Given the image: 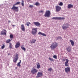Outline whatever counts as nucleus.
Segmentation results:
<instances>
[{"instance_id":"obj_8","label":"nucleus","mask_w":78,"mask_h":78,"mask_svg":"<svg viewBox=\"0 0 78 78\" xmlns=\"http://www.w3.org/2000/svg\"><path fill=\"white\" fill-rule=\"evenodd\" d=\"M15 56V58L13 59V61L14 62L16 63V62L19 58V57H18V54H16Z\"/></svg>"},{"instance_id":"obj_17","label":"nucleus","mask_w":78,"mask_h":78,"mask_svg":"<svg viewBox=\"0 0 78 78\" xmlns=\"http://www.w3.org/2000/svg\"><path fill=\"white\" fill-rule=\"evenodd\" d=\"M73 6L72 4H68L67 6L68 8H72Z\"/></svg>"},{"instance_id":"obj_18","label":"nucleus","mask_w":78,"mask_h":78,"mask_svg":"<svg viewBox=\"0 0 78 78\" xmlns=\"http://www.w3.org/2000/svg\"><path fill=\"white\" fill-rule=\"evenodd\" d=\"M37 67V69H40L41 67V65H40V64L39 62H37L36 64Z\"/></svg>"},{"instance_id":"obj_36","label":"nucleus","mask_w":78,"mask_h":78,"mask_svg":"<svg viewBox=\"0 0 78 78\" xmlns=\"http://www.w3.org/2000/svg\"><path fill=\"white\" fill-rule=\"evenodd\" d=\"M71 51V49H67V51L68 52H70Z\"/></svg>"},{"instance_id":"obj_44","label":"nucleus","mask_w":78,"mask_h":78,"mask_svg":"<svg viewBox=\"0 0 78 78\" xmlns=\"http://www.w3.org/2000/svg\"><path fill=\"white\" fill-rule=\"evenodd\" d=\"M23 50L24 51H25V50H26V49H23Z\"/></svg>"},{"instance_id":"obj_41","label":"nucleus","mask_w":78,"mask_h":78,"mask_svg":"<svg viewBox=\"0 0 78 78\" xmlns=\"http://www.w3.org/2000/svg\"><path fill=\"white\" fill-rule=\"evenodd\" d=\"M66 59L63 58L62 61L64 62V61H66Z\"/></svg>"},{"instance_id":"obj_10","label":"nucleus","mask_w":78,"mask_h":78,"mask_svg":"<svg viewBox=\"0 0 78 78\" xmlns=\"http://www.w3.org/2000/svg\"><path fill=\"white\" fill-rule=\"evenodd\" d=\"M7 32V31H6L5 30H4V32L3 31H2L1 32V35H3V34L4 35H5V36L6 35V33Z\"/></svg>"},{"instance_id":"obj_4","label":"nucleus","mask_w":78,"mask_h":78,"mask_svg":"<svg viewBox=\"0 0 78 78\" xmlns=\"http://www.w3.org/2000/svg\"><path fill=\"white\" fill-rule=\"evenodd\" d=\"M70 25L68 23H66V24H63L62 26V29L63 30H66L67 28L69 27Z\"/></svg>"},{"instance_id":"obj_32","label":"nucleus","mask_w":78,"mask_h":78,"mask_svg":"<svg viewBox=\"0 0 78 78\" xmlns=\"http://www.w3.org/2000/svg\"><path fill=\"white\" fill-rule=\"evenodd\" d=\"M54 58H55V59H57V56L56 55H53V56Z\"/></svg>"},{"instance_id":"obj_42","label":"nucleus","mask_w":78,"mask_h":78,"mask_svg":"<svg viewBox=\"0 0 78 78\" xmlns=\"http://www.w3.org/2000/svg\"><path fill=\"white\" fill-rule=\"evenodd\" d=\"M12 25V27H15V26H16V25Z\"/></svg>"},{"instance_id":"obj_40","label":"nucleus","mask_w":78,"mask_h":78,"mask_svg":"<svg viewBox=\"0 0 78 78\" xmlns=\"http://www.w3.org/2000/svg\"><path fill=\"white\" fill-rule=\"evenodd\" d=\"M4 47H5V46L3 45L2 46V48L3 49V48H4Z\"/></svg>"},{"instance_id":"obj_43","label":"nucleus","mask_w":78,"mask_h":78,"mask_svg":"<svg viewBox=\"0 0 78 78\" xmlns=\"http://www.w3.org/2000/svg\"><path fill=\"white\" fill-rule=\"evenodd\" d=\"M50 16V12L49 11V16Z\"/></svg>"},{"instance_id":"obj_22","label":"nucleus","mask_w":78,"mask_h":78,"mask_svg":"<svg viewBox=\"0 0 78 78\" xmlns=\"http://www.w3.org/2000/svg\"><path fill=\"white\" fill-rule=\"evenodd\" d=\"M65 19L64 17H58V20H64Z\"/></svg>"},{"instance_id":"obj_31","label":"nucleus","mask_w":78,"mask_h":78,"mask_svg":"<svg viewBox=\"0 0 78 78\" xmlns=\"http://www.w3.org/2000/svg\"><path fill=\"white\" fill-rule=\"evenodd\" d=\"M10 37L11 38H13V35H12V34H11L10 35Z\"/></svg>"},{"instance_id":"obj_25","label":"nucleus","mask_w":78,"mask_h":78,"mask_svg":"<svg viewBox=\"0 0 78 78\" xmlns=\"http://www.w3.org/2000/svg\"><path fill=\"white\" fill-rule=\"evenodd\" d=\"M11 42V40L10 39H8L6 40V42L7 43V44H9V43Z\"/></svg>"},{"instance_id":"obj_14","label":"nucleus","mask_w":78,"mask_h":78,"mask_svg":"<svg viewBox=\"0 0 78 78\" xmlns=\"http://www.w3.org/2000/svg\"><path fill=\"white\" fill-rule=\"evenodd\" d=\"M66 62H65V65L66 67H68V62H69V59H66Z\"/></svg>"},{"instance_id":"obj_35","label":"nucleus","mask_w":78,"mask_h":78,"mask_svg":"<svg viewBox=\"0 0 78 78\" xmlns=\"http://www.w3.org/2000/svg\"><path fill=\"white\" fill-rule=\"evenodd\" d=\"M42 12H44V11L41 10V11H39V13H41Z\"/></svg>"},{"instance_id":"obj_46","label":"nucleus","mask_w":78,"mask_h":78,"mask_svg":"<svg viewBox=\"0 0 78 78\" xmlns=\"http://www.w3.org/2000/svg\"><path fill=\"white\" fill-rule=\"evenodd\" d=\"M9 54H8V55H9Z\"/></svg>"},{"instance_id":"obj_37","label":"nucleus","mask_w":78,"mask_h":78,"mask_svg":"<svg viewBox=\"0 0 78 78\" xmlns=\"http://www.w3.org/2000/svg\"><path fill=\"white\" fill-rule=\"evenodd\" d=\"M49 71H53V69H52V68H49Z\"/></svg>"},{"instance_id":"obj_39","label":"nucleus","mask_w":78,"mask_h":78,"mask_svg":"<svg viewBox=\"0 0 78 78\" xmlns=\"http://www.w3.org/2000/svg\"><path fill=\"white\" fill-rule=\"evenodd\" d=\"M20 2H17L16 3V5H19V4H20Z\"/></svg>"},{"instance_id":"obj_26","label":"nucleus","mask_w":78,"mask_h":78,"mask_svg":"<svg viewBox=\"0 0 78 78\" xmlns=\"http://www.w3.org/2000/svg\"><path fill=\"white\" fill-rule=\"evenodd\" d=\"M24 3V1H23V0H22L21 5L23 6H24V4L23 3Z\"/></svg>"},{"instance_id":"obj_45","label":"nucleus","mask_w":78,"mask_h":78,"mask_svg":"<svg viewBox=\"0 0 78 78\" xmlns=\"http://www.w3.org/2000/svg\"><path fill=\"white\" fill-rule=\"evenodd\" d=\"M20 62H20V63H21V60H20Z\"/></svg>"},{"instance_id":"obj_30","label":"nucleus","mask_w":78,"mask_h":78,"mask_svg":"<svg viewBox=\"0 0 78 78\" xmlns=\"http://www.w3.org/2000/svg\"><path fill=\"white\" fill-rule=\"evenodd\" d=\"M21 48H22V49H25V46L23 45H22V46L21 47Z\"/></svg>"},{"instance_id":"obj_15","label":"nucleus","mask_w":78,"mask_h":78,"mask_svg":"<svg viewBox=\"0 0 78 78\" xmlns=\"http://www.w3.org/2000/svg\"><path fill=\"white\" fill-rule=\"evenodd\" d=\"M38 34L39 35H42V36H46V34L44 33H42L41 32H39L38 33Z\"/></svg>"},{"instance_id":"obj_9","label":"nucleus","mask_w":78,"mask_h":78,"mask_svg":"<svg viewBox=\"0 0 78 78\" xmlns=\"http://www.w3.org/2000/svg\"><path fill=\"white\" fill-rule=\"evenodd\" d=\"M65 72L66 73H68L70 72V67H68L65 68Z\"/></svg>"},{"instance_id":"obj_29","label":"nucleus","mask_w":78,"mask_h":78,"mask_svg":"<svg viewBox=\"0 0 78 78\" xmlns=\"http://www.w3.org/2000/svg\"><path fill=\"white\" fill-rule=\"evenodd\" d=\"M17 66H18V67H20L21 66V65H20V62H19L17 64Z\"/></svg>"},{"instance_id":"obj_33","label":"nucleus","mask_w":78,"mask_h":78,"mask_svg":"<svg viewBox=\"0 0 78 78\" xmlns=\"http://www.w3.org/2000/svg\"><path fill=\"white\" fill-rule=\"evenodd\" d=\"M49 59L51 61H54V60H53V59L51 58H49Z\"/></svg>"},{"instance_id":"obj_47","label":"nucleus","mask_w":78,"mask_h":78,"mask_svg":"<svg viewBox=\"0 0 78 78\" xmlns=\"http://www.w3.org/2000/svg\"><path fill=\"white\" fill-rule=\"evenodd\" d=\"M48 70L49 71V69H48Z\"/></svg>"},{"instance_id":"obj_6","label":"nucleus","mask_w":78,"mask_h":78,"mask_svg":"<svg viewBox=\"0 0 78 78\" xmlns=\"http://www.w3.org/2000/svg\"><path fill=\"white\" fill-rule=\"evenodd\" d=\"M43 76V73L41 72H38L36 76L37 78H41Z\"/></svg>"},{"instance_id":"obj_38","label":"nucleus","mask_w":78,"mask_h":78,"mask_svg":"<svg viewBox=\"0 0 78 78\" xmlns=\"http://www.w3.org/2000/svg\"><path fill=\"white\" fill-rule=\"evenodd\" d=\"M58 39H62V38L61 37H58Z\"/></svg>"},{"instance_id":"obj_34","label":"nucleus","mask_w":78,"mask_h":78,"mask_svg":"<svg viewBox=\"0 0 78 78\" xmlns=\"http://www.w3.org/2000/svg\"><path fill=\"white\" fill-rule=\"evenodd\" d=\"M29 8H33V7H34V6L33 5H30L29 6Z\"/></svg>"},{"instance_id":"obj_2","label":"nucleus","mask_w":78,"mask_h":78,"mask_svg":"<svg viewBox=\"0 0 78 78\" xmlns=\"http://www.w3.org/2000/svg\"><path fill=\"white\" fill-rule=\"evenodd\" d=\"M17 5V4L16 3L15 4H14L13 5L12 7L11 8V9L12 10H14L15 11H16V12H17L18 11V9H19V8H18V7H16L15 6L16 5Z\"/></svg>"},{"instance_id":"obj_28","label":"nucleus","mask_w":78,"mask_h":78,"mask_svg":"<svg viewBox=\"0 0 78 78\" xmlns=\"http://www.w3.org/2000/svg\"><path fill=\"white\" fill-rule=\"evenodd\" d=\"M58 5L59 6H62V5H63V3L61 2L60 3L58 4Z\"/></svg>"},{"instance_id":"obj_12","label":"nucleus","mask_w":78,"mask_h":78,"mask_svg":"<svg viewBox=\"0 0 78 78\" xmlns=\"http://www.w3.org/2000/svg\"><path fill=\"white\" fill-rule=\"evenodd\" d=\"M33 23H34L36 26H37V27H39V26L41 25V24L39 23V22H34Z\"/></svg>"},{"instance_id":"obj_16","label":"nucleus","mask_w":78,"mask_h":78,"mask_svg":"<svg viewBox=\"0 0 78 78\" xmlns=\"http://www.w3.org/2000/svg\"><path fill=\"white\" fill-rule=\"evenodd\" d=\"M21 30L23 31H25V27H24V25L23 24H22L21 25Z\"/></svg>"},{"instance_id":"obj_19","label":"nucleus","mask_w":78,"mask_h":78,"mask_svg":"<svg viewBox=\"0 0 78 78\" xmlns=\"http://www.w3.org/2000/svg\"><path fill=\"white\" fill-rule=\"evenodd\" d=\"M36 40L32 39V41H31L30 43H31V44H34V43L36 42Z\"/></svg>"},{"instance_id":"obj_3","label":"nucleus","mask_w":78,"mask_h":78,"mask_svg":"<svg viewBox=\"0 0 78 78\" xmlns=\"http://www.w3.org/2000/svg\"><path fill=\"white\" fill-rule=\"evenodd\" d=\"M61 10V7L59 5H57L55 6V11L58 12H59Z\"/></svg>"},{"instance_id":"obj_5","label":"nucleus","mask_w":78,"mask_h":78,"mask_svg":"<svg viewBox=\"0 0 78 78\" xmlns=\"http://www.w3.org/2000/svg\"><path fill=\"white\" fill-rule=\"evenodd\" d=\"M58 46V43L56 42L54 43H53L52 44L51 46V48H55L56 47Z\"/></svg>"},{"instance_id":"obj_1","label":"nucleus","mask_w":78,"mask_h":78,"mask_svg":"<svg viewBox=\"0 0 78 78\" xmlns=\"http://www.w3.org/2000/svg\"><path fill=\"white\" fill-rule=\"evenodd\" d=\"M32 34L33 35H36L37 31V28H33L32 29Z\"/></svg>"},{"instance_id":"obj_27","label":"nucleus","mask_w":78,"mask_h":78,"mask_svg":"<svg viewBox=\"0 0 78 78\" xmlns=\"http://www.w3.org/2000/svg\"><path fill=\"white\" fill-rule=\"evenodd\" d=\"M9 48L10 49L12 48V44L11 43H9Z\"/></svg>"},{"instance_id":"obj_21","label":"nucleus","mask_w":78,"mask_h":78,"mask_svg":"<svg viewBox=\"0 0 78 78\" xmlns=\"http://www.w3.org/2000/svg\"><path fill=\"white\" fill-rule=\"evenodd\" d=\"M59 17H54L52 18V19L55 20H58Z\"/></svg>"},{"instance_id":"obj_23","label":"nucleus","mask_w":78,"mask_h":78,"mask_svg":"<svg viewBox=\"0 0 78 78\" xmlns=\"http://www.w3.org/2000/svg\"><path fill=\"white\" fill-rule=\"evenodd\" d=\"M35 5H36V6H40V4H39V3L37 2H36V3L35 4Z\"/></svg>"},{"instance_id":"obj_11","label":"nucleus","mask_w":78,"mask_h":78,"mask_svg":"<svg viewBox=\"0 0 78 78\" xmlns=\"http://www.w3.org/2000/svg\"><path fill=\"white\" fill-rule=\"evenodd\" d=\"M44 16V17H49V11H46Z\"/></svg>"},{"instance_id":"obj_24","label":"nucleus","mask_w":78,"mask_h":78,"mask_svg":"<svg viewBox=\"0 0 78 78\" xmlns=\"http://www.w3.org/2000/svg\"><path fill=\"white\" fill-rule=\"evenodd\" d=\"M29 24H31V23L30 22H27L26 23V24L25 25H27V26L29 27Z\"/></svg>"},{"instance_id":"obj_20","label":"nucleus","mask_w":78,"mask_h":78,"mask_svg":"<svg viewBox=\"0 0 78 78\" xmlns=\"http://www.w3.org/2000/svg\"><path fill=\"white\" fill-rule=\"evenodd\" d=\"M70 42L71 43V45L72 46L74 45V42L72 40H70Z\"/></svg>"},{"instance_id":"obj_7","label":"nucleus","mask_w":78,"mask_h":78,"mask_svg":"<svg viewBox=\"0 0 78 78\" xmlns=\"http://www.w3.org/2000/svg\"><path fill=\"white\" fill-rule=\"evenodd\" d=\"M38 71L36 69H32V70H31V73L32 75H34V74H36L37 72Z\"/></svg>"},{"instance_id":"obj_13","label":"nucleus","mask_w":78,"mask_h":78,"mask_svg":"<svg viewBox=\"0 0 78 78\" xmlns=\"http://www.w3.org/2000/svg\"><path fill=\"white\" fill-rule=\"evenodd\" d=\"M20 43L19 42H17L15 45V48H19V46H20Z\"/></svg>"}]
</instances>
